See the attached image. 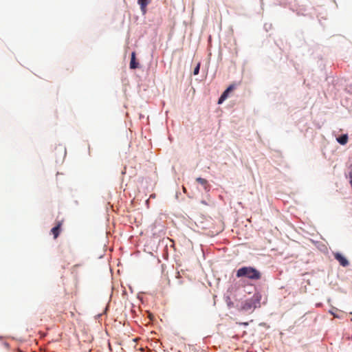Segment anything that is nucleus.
Returning <instances> with one entry per match:
<instances>
[{"label":"nucleus","instance_id":"nucleus-8","mask_svg":"<svg viewBox=\"0 0 352 352\" xmlns=\"http://www.w3.org/2000/svg\"><path fill=\"white\" fill-rule=\"evenodd\" d=\"M138 66V63L135 62V53L133 52L131 54V58L130 62V67L131 69H135Z\"/></svg>","mask_w":352,"mask_h":352},{"label":"nucleus","instance_id":"nucleus-3","mask_svg":"<svg viewBox=\"0 0 352 352\" xmlns=\"http://www.w3.org/2000/svg\"><path fill=\"white\" fill-rule=\"evenodd\" d=\"M333 256L336 260H337L340 265L342 267H347L349 265V262L347 258L344 256L342 254L339 252H336L333 254Z\"/></svg>","mask_w":352,"mask_h":352},{"label":"nucleus","instance_id":"nucleus-2","mask_svg":"<svg viewBox=\"0 0 352 352\" xmlns=\"http://www.w3.org/2000/svg\"><path fill=\"white\" fill-rule=\"evenodd\" d=\"M256 306V300L254 298H250L241 303V309L243 311H249L254 309Z\"/></svg>","mask_w":352,"mask_h":352},{"label":"nucleus","instance_id":"nucleus-6","mask_svg":"<svg viewBox=\"0 0 352 352\" xmlns=\"http://www.w3.org/2000/svg\"><path fill=\"white\" fill-rule=\"evenodd\" d=\"M138 3L140 6L141 10L144 13L146 10V6L149 1L148 0H138Z\"/></svg>","mask_w":352,"mask_h":352},{"label":"nucleus","instance_id":"nucleus-1","mask_svg":"<svg viewBox=\"0 0 352 352\" xmlns=\"http://www.w3.org/2000/svg\"><path fill=\"white\" fill-rule=\"evenodd\" d=\"M261 272L251 266H245L239 268L236 271V276L237 278H246L251 280H258L261 278Z\"/></svg>","mask_w":352,"mask_h":352},{"label":"nucleus","instance_id":"nucleus-7","mask_svg":"<svg viewBox=\"0 0 352 352\" xmlns=\"http://www.w3.org/2000/svg\"><path fill=\"white\" fill-rule=\"evenodd\" d=\"M233 89H226L218 100V104H221L228 97V95Z\"/></svg>","mask_w":352,"mask_h":352},{"label":"nucleus","instance_id":"nucleus-9","mask_svg":"<svg viewBox=\"0 0 352 352\" xmlns=\"http://www.w3.org/2000/svg\"><path fill=\"white\" fill-rule=\"evenodd\" d=\"M337 141L342 145H344L348 142V135L346 134L342 135L337 138Z\"/></svg>","mask_w":352,"mask_h":352},{"label":"nucleus","instance_id":"nucleus-4","mask_svg":"<svg viewBox=\"0 0 352 352\" xmlns=\"http://www.w3.org/2000/svg\"><path fill=\"white\" fill-rule=\"evenodd\" d=\"M62 224L63 221H58L56 226L51 230V233L54 235V239H56L58 236L60 232Z\"/></svg>","mask_w":352,"mask_h":352},{"label":"nucleus","instance_id":"nucleus-5","mask_svg":"<svg viewBox=\"0 0 352 352\" xmlns=\"http://www.w3.org/2000/svg\"><path fill=\"white\" fill-rule=\"evenodd\" d=\"M196 181L200 184L201 186H203L204 188L206 190H209L210 189V185L208 184V182L206 179L201 178V177H197L196 179Z\"/></svg>","mask_w":352,"mask_h":352},{"label":"nucleus","instance_id":"nucleus-11","mask_svg":"<svg viewBox=\"0 0 352 352\" xmlns=\"http://www.w3.org/2000/svg\"><path fill=\"white\" fill-rule=\"evenodd\" d=\"M228 88L231 89V88H234V87L232 85H230Z\"/></svg>","mask_w":352,"mask_h":352},{"label":"nucleus","instance_id":"nucleus-10","mask_svg":"<svg viewBox=\"0 0 352 352\" xmlns=\"http://www.w3.org/2000/svg\"><path fill=\"white\" fill-rule=\"evenodd\" d=\"M199 69H200V63H198L197 64V65L195 66V67L194 68L193 74L197 75L199 74Z\"/></svg>","mask_w":352,"mask_h":352}]
</instances>
